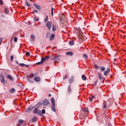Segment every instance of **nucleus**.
<instances>
[{
    "instance_id": "f257e3e1",
    "label": "nucleus",
    "mask_w": 126,
    "mask_h": 126,
    "mask_svg": "<svg viewBox=\"0 0 126 126\" xmlns=\"http://www.w3.org/2000/svg\"><path fill=\"white\" fill-rule=\"evenodd\" d=\"M76 30L78 32V36L80 39H81L82 41H86L87 40V37L83 34V32H81L80 29L79 28H76Z\"/></svg>"
},
{
    "instance_id": "f03ea898",
    "label": "nucleus",
    "mask_w": 126,
    "mask_h": 126,
    "mask_svg": "<svg viewBox=\"0 0 126 126\" xmlns=\"http://www.w3.org/2000/svg\"><path fill=\"white\" fill-rule=\"evenodd\" d=\"M33 113L37 114L38 116H41L42 117H43V115L46 114V110L45 109H42V111L38 110V108H36L33 111Z\"/></svg>"
},
{
    "instance_id": "7ed1b4c3",
    "label": "nucleus",
    "mask_w": 126,
    "mask_h": 126,
    "mask_svg": "<svg viewBox=\"0 0 126 126\" xmlns=\"http://www.w3.org/2000/svg\"><path fill=\"white\" fill-rule=\"evenodd\" d=\"M34 77V74L33 73H31L29 76L27 77V79L29 82L31 83H33V81H31V79Z\"/></svg>"
},
{
    "instance_id": "20e7f679",
    "label": "nucleus",
    "mask_w": 126,
    "mask_h": 126,
    "mask_svg": "<svg viewBox=\"0 0 126 126\" xmlns=\"http://www.w3.org/2000/svg\"><path fill=\"white\" fill-rule=\"evenodd\" d=\"M67 91L68 93V95H70V94H71V92L72 91V90L71 89V86L70 85L68 86Z\"/></svg>"
},
{
    "instance_id": "39448f33",
    "label": "nucleus",
    "mask_w": 126,
    "mask_h": 126,
    "mask_svg": "<svg viewBox=\"0 0 126 126\" xmlns=\"http://www.w3.org/2000/svg\"><path fill=\"white\" fill-rule=\"evenodd\" d=\"M0 81H1V83H3V84H4V83H5V80L4 79V77L2 75L0 76Z\"/></svg>"
},
{
    "instance_id": "423d86ee",
    "label": "nucleus",
    "mask_w": 126,
    "mask_h": 126,
    "mask_svg": "<svg viewBox=\"0 0 126 126\" xmlns=\"http://www.w3.org/2000/svg\"><path fill=\"white\" fill-rule=\"evenodd\" d=\"M52 22H47V24H46V26L48 28V29H49V30H51V28H52Z\"/></svg>"
},
{
    "instance_id": "0eeeda50",
    "label": "nucleus",
    "mask_w": 126,
    "mask_h": 126,
    "mask_svg": "<svg viewBox=\"0 0 126 126\" xmlns=\"http://www.w3.org/2000/svg\"><path fill=\"white\" fill-rule=\"evenodd\" d=\"M49 60H50V56H45L43 58H42L41 61H42L44 63L46 62V61H49Z\"/></svg>"
},
{
    "instance_id": "6e6552de",
    "label": "nucleus",
    "mask_w": 126,
    "mask_h": 126,
    "mask_svg": "<svg viewBox=\"0 0 126 126\" xmlns=\"http://www.w3.org/2000/svg\"><path fill=\"white\" fill-rule=\"evenodd\" d=\"M49 104H50V101H49L48 99H45L42 102V104L44 106H47V105H49Z\"/></svg>"
},
{
    "instance_id": "1a4fd4ad",
    "label": "nucleus",
    "mask_w": 126,
    "mask_h": 126,
    "mask_svg": "<svg viewBox=\"0 0 126 126\" xmlns=\"http://www.w3.org/2000/svg\"><path fill=\"white\" fill-rule=\"evenodd\" d=\"M60 57H61L60 55L55 56L54 58H51V60L53 61H60Z\"/></svg>"
},
{
    "instance_id": "9d476101",
    "label": "nucleus",
    "mask_w": 126,
    "mask_h": 126,
    "mask_svg": "<svg viewBox=\"0 0 126 126\" xmlns=\"http://www.w3.org/2000/svg\"><path fill=\"white\" fill-rule=\"evenodd\" d=\"M74 81V76H72L69 79V84H72Z\"/></svg>"
},
{
    "instance_id": "9b49d317",
    "label": "nucleus",
    "mask_w": 126,
    "mask_h": 126,
    "mask_svg": "<svg viewBox=\"0 0 126 126\" xmlns=\"http://www.w3.org/2000/svg\"><path fill=\"white\" fill-rule=\"evenodd\" d=\"M34 108H35V106L33 107H30V108H29L28 109H27L26 110V113H30L32 110H33V109H34Z\"/></svg>"
},
{
    "instance_id": "f8f14e48",
    "label": "nucleus",
    "mask_w": 126,
    "mask_h": 126,
    "mask_svg": "<svg viewBox=\"0 0 126 126\" xmlns=\"http://www.w3.org/2000/svg\"><path fill=\"white\" fill-rule=\"evenodd\" d=\"M110 68H107V70L104 72V76L108 75V74H109V72H110Z\"/></svg>"
},
{
    "instance_id": "ddd939ff",
    "label": "nucleus",
    "mask_w": 126,
    "mask_h": 126,
    "mask_svg": "<svg viewBox=\"0 0 126 126\" xmlns=\"http://www.w3.org/2000/svg\"><path fill=\"white\" fill-rule=\"evenodd\" d=\"M34 80L36 81V82H40V81H41V78H40L39 77H35Z\"/></svg>"
},
{
    "instance_id": "4468645a",
    "label": "nucleus",
    "mask_w": 126,
    "mask_h": 126,
    "mask_svg": "<svg viewBox=\"0 0 126 126\" xmlns=\"http://www.w3.org/2000/svg\"><path fill=\"white\" fill-rule=\"evenodd\" d=\"M33 4L37 9H38L39 10H41V6H40V5L35 3Z\"/></svg>"
},
{
    "instance_id": "2eb2a0df",
    "label": "nucleus",
    "mask_w": 126,
    "mask_h": 126,
    "mask_svg": "<svg viewBox=\"0 0 126 126\" xmlns=\"http://www.w3.org/2000/svg\"><path fill=\"white\" fill-rule=\"evenodd\" d=\"M23 122H24V121H23V120L21 119L19 120V123L18 124V126H21V125H22V124L23 123Z\"/></svg>"
},
{
    "instance_id": "dca6fc26",
    "label": "nucleus",
    "mask_w": 126,
    "mask_h": 126,
    "mask_svg": "<svg viewBox=\"0 0 126 126\" xmlns=\"http://www.w3.org/2000/svg\"><path fill=\"white\" fill-rule=\"evenodd\" d=\"M54 38H55V34H52L50 37V41H53L54 40Z\"/></svg>"
},
{
    "instance_id": "f3484780",
    "label": "nucleus",
    "mask_w": 126,
    "mask_h": 126,
    "mask_svg": "<svg viewBox=\"0 0 126 126\" xmlns=\"http://www.w3.org/2000/svg\"><path fill=\"white\" fill-rule=\"evenodd\" d=\"M51 109L53 112H56V108L55 107V104H52L51 106Z\"/></svg>"
},
{
    "instance_id": "a211bd4d",
    "label": "nucleus",
    "mask_w": 126,
    "mask_h": 126,
    "mask_svg": "<svg viewBox=\"0 0 126 126\" xmlns=\"http://www.w3.org/2000/svg\"><path fill=\"white\" fill-rule=\"evenodd\" d=\"M81 77L82 79L85 81L87 79V77H86V76H85V75H83Z\"/></svg>"
},
{
    "instance_id": "6ab92c4d",
    "label": "nucleus",
    "mask_w": 126,
    "mask_h": 126,
    "mask_svg": "<svg viewBox=\"0 0 126 126\" xmlns=\"http://www.w3.org/2000/svg\"><path fill=\"white\" fill-rule=\"evenodd\" d=\"M66 55L69 56H73V53L72 52H67L66 53Z\"/></svg>"
},
{
    "instance_id": "aec40b11",
    "label": "nucleus",
    "mask_w": 126,
    "mask_h": 126,
    "mask_svg": "<svg viewBox=\"0 0 126 126\" xmlns=\"http://www.w3.org/2000/svg\"><path fill=\"white\" fill-rule=\"evenodd\" d=\"M32 123H36L37 122V117H34L32 119Z\"/></svg>"
},
{
    "instance_id": "412c9836",
    "label": "nucleus",
    "mask_w": 126,
    "mask_h": 126,
    "mask_svg": "<svg viewBox=\"0 0 126 126\" xmlns=\"http://www.w3.org/2000/svg\"><path fill=\"white\" fill-rule=\"evenodd\" d=\"M7 78L10 80H11V81L13 80V78L12 77V76H11L10 75H7Z\"/></svg>"
},
{
    "instance_id": "4be33fe9",
    "label": "nucleus",
    "mask_w": 126,
    "mask_h": 126,
    "mask_svg": "<svg viewBox=\"0 0 126 126\" xmlns=\"http://www.w3.org/2000/svg\"><path fill=\"white\" fill-rule=\"evenodd\" d=\"M10 93H14L15 92V89L12 88L9 90Z\"/></svg>"
},
{
    "instance_id": "5701e85b",
    "label": "nucleus",
    "mask_w": 126,
    "mask_h": 126,
    "mask_svg": "<svg viewBox=\"0 0 126 126\" xmlns=\"http://www.w3.org/2000/svg\"><path fill=\"white\" fill-rule=\"evenodd\" d=\"M51 102L52 103V105H55V99L54 98V97L52 98Z\"/></svg>"
},
{
    "instance_id": "b1692460",
    "label": "nucleus",
    "mask_w": 126,
    "mask_h": 126,
    "mask_svg": "<svg viewBox=\"0 0 126 126\" xmlns=\"http://www.w3.org/2000/svg\"><path fill=\"white\" fill-rule=\"evenodd\" d=\"M9 12V10L8 9V8H6L5 9V13H6V14H8V13Z\"/></svg>"
},
{
    "instance_id": "393cba45",
    "label": "nucleus",
    "mask_w": 126,
    "mask_h": 126,
    "mask_svg": "<svg viewBox=\"0 0 126 126\" xmlns=\"http://www.w3.org/2000/svg\"><path fill=\"white\" fill-rule=\"evenodd\" d=\"M33 21H34V22H37L39 21V18L36 19V17H33Z\"/></svg>"
},
{
    "instance_id": "a878e982",
    "label": "nucleus",
    "mask_w": 126,
    "mask_h": 126,
    "mask_svg": "<svg viewBox=\"0 0 126 126\" xmlns=\"http://www.w3.org/2000/svg\"><path fill=\"white\" fill-rule=\"evenodd\" d=\"M99 69H100V70H101V71H105V68H104V67L102 66L100 68H99Z\"/></svg>"
},
{
    "instance_id": "bb28decb",
    "label": "nucleus",
    "mask_w": 126,
    "mask_h": 126,
    "mask_svg": "<svg viewBox=\"0 0 126 126\" xmlns=\"http://www.w3.org/2000/svg\"><path fill=\"white\" fill-rule=\"evenodd\" d=\"M98 75L99 79L100 80H102V79H103V77H102V76H101V74H100V73H98Z\"/></svg>"
},
{
    "instance_id": "cd10ccee",
    "label": "nucleus",
    "mask_w": 126,
    "mask_h": 126,
    "mask_svg": "<svg viewBox=\"0 0 126 126\" xmlns=\"http://www.w3.org/2000/svg\"><path fill=\"white\" fill-rule=\"evenodd\" d=\"M56 26L53 25V28H52V31H56Z\"/></svg>"
},
{
    "instance_id": "c85d7f7f",
    "label": "nucleus",
    "mask_w": 126,
    "mask_h": 126,
    "mask_svg": "<svg viewBox=\"0 0 126 126\" xmlns=\"http://www.w3.org/2000/svg\"><path fill=\"white\" fill-rule=\"evenodd\" d=\"M69 44L70 45V46H72L73 45V41H69Z\"/></svg>"
},
{
    "instance_id": "c756f323",
    "label": "nucleus",
    "mask_w": 126,
    "mask_h": 126,
    "mask_svg": "<svg viewBox=\"0 0 126 126\" xmlns=\"http://www.w3.org/2000/svg\"><path fill=\"white\" fill-rule=\"evenodd\" d=\"M25 4L27 5V6H30V4L28 2V1H26Z\"/></svg>"
},
{
    "instance_id": "7c9ffc66",
    "label": "nucleus",
    "mask_w": 126,
    "mask_h": 126,
    "mask_svg": "<svg viewBox=\"0 0 126 126\" xmlns=\"http://www.w3.org/2000/svg\"><path fill=\"white\" fill-rule=\"evenodd\" d=\"M83 57L85 59H86L87 60L88 59V56H87V55H86V54H84L83 55Z\"/></svg>"
},
{
    "instance_id": "2f4dec72",
    "label": "nucleus",
    "mask_w": 126,
    "mask_h": 126,
    "mask_svg": "<svg viewBox=\"0 0 126 126\" xmlns=\"http://www.w3.org/2000/svg\"><path fill=\"white\" fill-rule=\"evenodd\" d=\"M83 112H87V113H89V111H88V108H85L83 110Z\"/></svg>"
},
{
    "instance_id": "473e14b6",
    "label": "nucleus",
    "mask_w": 126,
    "mask_h": 126,
    "mask_svg": "<svg viewBox=\"0 0 126 126\" xmlns=\"http://www.w3.org/2000/svg\"><path fill=\"white\" fill-rule=\"evenodd\" d=\"M51 14L52 15V16L54 15V8L52 7L51 8Z\"/></svg>"
},
{
    "instance_id": "72a5a7b5",
    "label": "nucleus",
    "mask_w": 126,
    "mask_h": 126,
    "mask_svg": "<svg viewBox=\"0 0 126 126\" xmlns=\"http://www.w3.org/2000/svg\"><path fill=\"white\" fill-rule=\"evenodd\" d=\"M43 62L41 61V62H38L36 63V64H37V65H39V64H42V63H43Z\"/></svg>"
},
{
    "instance_id": "f704fd0d",
    "label": "nucleus",
    "mask_w": 126,
    "mask_h": 126,
    "mask_svg": "<svg viewBox=\"0 0 126 126\" xmlns=\"http://www.w3.org/2000/svg\"><path fill=\"white\" fill-rule=\"evenodd\" d=\"M103 109H106V108H107V103H104V104L103 105Z\"/></svg>"
},
{
    "instance_id": "c9c22d12",
    "label": "nucleus",
    "mask_w": 126,
    "mask_h": 126,
    "mask_svg": "<svg viewBox=\"0 0 126 126\" xmlns=\"http://www.w3.org/2000/svg\"><path fill=\"white\" fill-rule=\"evenodd\" d=\"M31 37L32 39H35V35H34L33 34H31Z\"/></svg>"
},
{
    "instance_id": "e433bc0d",
    "label": "nucleus",
    "mask_w": 126,
    "mask_h": 126,
    "mask_svg": "<svg viewBox=\"0 0 126 126\" xmlns=\"http://www.w3.org/2000/svg\"><path fill=\"white\" fill-rule=\"evenodd\" d=\"M26 57H29L30 56V52H28L26 54Z\"/></svg>"
},
{
    "instance_id": "4c0bfd02",
    "label": "nucleus",
    "mask_w": 126,
    "mask_h": 126,
    "mask_svg": "<svg viewBox=\"0 0 126 126\" xmlns=\"http://www.w3.org/2000/svg\"><path fill=\"white\" fill-rule=\"evenodd\" d=\"M94 67L96 69H98V68H100V67H99V66H98L97 64H95Z\"/></svg>"
},
{
    "instance_id": "58836bf2",
    "label": "nucleus",
    "mask_w": 126,
    "mask_h": 126,
    "mask_svg": "<svg viewBox=\"0 0 126 126\" xmlns=\"http://www.w3.org/2000/svg\"><path fill=\"white\" fill-rule=\"evenodd\" d=\"M38 13V10H33V12H32V13Z\"/></svg>"
},
{
    "instance_id": "ea45409f",
    "label": "nucleus",
    "mask_w": 126,
    "mask_h": 126,
    "mask_svg": "<svg viewBox=\"0 0 126 126\" xmlns=\"http://www.w3.org/2000/svg\"><path fill=\"white\" fill-rule=\"evenodd\" d=\"M19 65H20V66H25V64H24L23 63H21L19 64Z\"/></svg>"
},
{
    "instance_id": "a19ab883",
    "label": "nucleus",
    "mask_w": 126,
    "mask_h": 126,
    "mask_svg": "<svg viewBox=\"0 0 126 126\" xmlns=\"http://www.w3.org/2000/svg\"><path fill=\"white\" fill-rule=\"evenodd\" d=\"M97 82H98V80H96V81H95L94 83V86H96V84H97Z\"/></svg>"
},
{
    "instance_id": "79ce46f5",
    "label": "nucleus",
    "mask_w": 126,
    "mask_h": 126,
    "mask_svg": "<svg viewBox=\"0 0 126 126\" xmlns=\"http://www.w3.org/2000/svg\"><path fill=\"white\" fill-rule=\"evenodd\" d=\"M89 100L90 102H92V101H93V99L92 98V97H91V96L89 97Z\"/></svg>"
},
{
    "instance_id": "37998d69",
    "label": "nucleus",
    "mask_w": 126,
    "mask_h": 126,
    "mask_svg": "<svg viewBox=\"0 0 126 126\" xmlns=\"http://www.w3.org/2000/svg\"><path fill=\"white\" fill-rule=\"evenodd\" d=\"M11 62H13V55H12L10 57Z\"/></svg>"
},
{
    "instance_id": "c03bdc74",
    "label": "nucleus",
    "mask_w": 126,
    "mask_h": 126,
    "mask_svg": "<svg viewBox=\"0 0 126 126\" xmlns=\"http://www.w3.org/2000/svg\"><path fill=\"white\" fill-rule=\"evenodd\" d=\"M14 42H17V37H15L14 38Z\"/></svg>"
},
{
    "instance_id": "a18cd8bd",
    "label": "nucleus",
    "mask_w": 126,
    "mask_h": 126,
    "mask_svg": "<svg viewBox=\"0 0 126 126\" xmlns=\"http://www.w3.org/2000/svg\"><path fill=\"white\" fill-rule=\"evenodd\" d=\"M1 42H2V38L0 37V44L1 43Z\"/></svg>"
},
{
    "instance_id": "49530a36",
    "label": "nucleus",
    "mask_w": 126,
    "mask_h": 126,
    "mask_svg": "<svg viewBox=\"0 0 126 126\" xmlns=\"http://www.w3.org/2000/svg\"><path fill=\"white\" fill-rule=\"evenodd\" d=\"M3 2H2V0H0V4H2Z\"/></svg>"
},
{
    "instance_id": "de8ad7c7",
    "label": "nucleus",
    "mask_w": 126,
    "mask_h": 126,
    "mask_svg": "<svg viewBox=\"0 0 126 126\" xmlns=\"http://www.w3.org/2000/svg\"><path fill=\"white\" fill-rule=\"evenodd\" d=\"M15 63H17V64H20L19 63H18V61H16Z\"/></svg>"
},
{
    "instance_id": "09e8293b",
    "label": "nucleus",
    "mask_w": 126,
    "mask_h": 126,
    "mask_svg": "<svg viewBox=\"0 0 126 126\" xmlns=\"http://www.w3.org/2000/svg\"><path fill=\"white\" fill-rule=\"evenodd\" d=\"M67 77V75H65V77H64L63 78V79H65V78H66Z\"/></svg>"
},
{
    "instance_id": "8fccbe9b",
    "label": "nucleus",
    "mask_w": 126,
    "mask_h": 126,
    "mask_svg": "<svg viewBox=\"0 0 126 126\" xmlns=\"http://www.w3.org/2000/svg\"><path fill=\"white\" fill-rule=\"evenodd\" d=\"M37 105H39V106H40V105H42V103H40V102H38L37 104Z\"/></svg>"
},
{
    "instance_id": "3c124183",
    "label": "nucleus",
    "mask_w": 126,
    "mask_h": 126,
    "mask_svg": "<svg viewBox=\"0 0 126 126\" xmlns=\"http://www.w3.org/2000/svg\"><path fill=\"white\" fill-rule=\"evenodd\" d=\"M45 21H48V16L46 17V18L45 19Z\"/></svg>"
},
{
    "instance_id": "603ef678",
    "label": "nucleus",
    "mask_w": 126,
    "mask_h": 126,
    "mask_svg": "<svg viewBox=\"0 0 126 126\" xmlns=\"http://www.w3.org/2000/svg\"><path fill=\"white\" fill-rule=\"evenodd\" d=\"M27 67H29V65H26V64H25V65Z\"/></svg>"
},
{
    "instance_id": "864d4df0",
    "label": "nucleus",
    "mask_w": 126,
    "mask_h": 126,
    "mask_svg": "<svg viewBox=\"0 0 126 126\" xmlns=\"http://www.w3.org/2000/svg\"><path fill=\"white\" fill-rule=\"evenodd\" d=\"M91 97H92V98H93H93H95V96H91Z\"/></svg>"
},
{
    "instance_id": "5fc2aeb1",
    "label": "nucleus",
    "mask_w": 126,
    "mask_h": 126,
    "mask_svg": "<svg viewBox=\"0 0 126 126\" xmlns=\"http://www.w3.org/2000/svg\"><path fill=\"white\" fill-rule=\"evenodd\" d=\"M57 63H58V61H55V62H54V64H56Z\"/></svg>"
},
{
    "instance_id": "6e6d98bb",
    "label": "nucleus",
    "mask_w": 126,
    "mask_h": 126,
    "mask_svg": "<svg viewBox=\"0 0 126 126\" xmlns=\"http://www.w3.org/2000/svg\"><path fill=\"white\" fill-rule=\"evenodd\" d=\"M116 61H117V59H114V62H116Z\"/></svg>"
},
{
    "instance_id": "4d7b16f0",
    "label": "nucleus",
    "mask_w": 126,
    "mask_h": 126,
    "mask_svg": "<svg viewBox=\"0 0 126 126\" xmlns=\"http://www.w3.org/2000/svg\"><path fill=\"white\" fill-rule=\"evenodd\" d=\"M49 97H51V96H52V94H49Z\"/></svg>"
},
{
    "instance_id": "13d9d810",
    "label": "nucleus",
    "mask_w": 126,
    "mask_h": 126,
    "mask_svg": "<svg viewBox=\"0 0 126 126\" xmlns=\"http://www.w3.org/2000/svg\"><path fill=\"white\" fill-rule=\"evenodd\" d=\"M113 64H114V65H116V63L114 62Z\"/></svg>"
},
{
    "instance_id": "bf43d9fd",
    "label": "nucleus",
    "mask_w": 126,
    "mask_h": 126,
    "mask_svg": "<svg viewBox=\"0 0 126 126\" xmlns=\"http://www.w3.org/2000/svg\"><path fill=\"white\" fill-rule=\"evenodd\" d=\"M35 75H38V73H36Z\"/></svg>"
},
{
    "instance_id": "052dcab7",
    "label": "nucleus",
    "mask_w": 126,
    "mask_h": 126,
    "mask_svg": "<svg viewBox=\"0 0 126 126\" xmlns=\"http://www.w3.org/2000/svg\"><path fill=\"white\" fill-rule=\"evenodd\" d=\"M60 19L61 20V21H62V19L60 18Z\"/></svg>"
},
{
    "instance_id": "680f3d73",
    "label": "nucleus",
    "mask_w": 126,
    "mask_h": 126,
    "mask_svg": "<svg viewBox=\"0 0 126 126\" xmlns=\"http://www.w3.org/2000/svg\"><path fill=\"white\" fill-rule=\"evenodd\" d=\"M31 1H32V0H30Z\"/></svg>"
},
{
    "instance_id": "e2e57ef3",
    "label": "nucleus",
    "mask_w": 126,
    "mask_h": 126,
    "mask_svg": "<svg viewBox=\"0 0 126 126\" xmlns=\"http://www.w3.org/2000/svg\"><path fill=\"white\" fill-rule=\"evenodd\" d=\"M32 41H34V40H32Z\"/></svg>"
}]
</instances>
